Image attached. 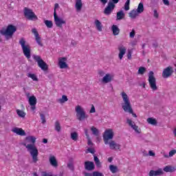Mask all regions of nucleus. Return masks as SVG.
<instances>
[{
  "instance_id": "obj_16",
  "label": "nucleus",
  "mask_w": 176,
  "mask_h": 176,
  "mask_svg": "<svg viewBox=\"0 0 176 176\" xmlns=\"http://www.w3.org/2000/svg\"><path fill=\"white\" fill-rule=\"evenodd\" d=\"M110 149L111 151L116 150L118 151V149H120V144L116 143L115 141L111 140L110 141H108V144Z\"/></svg>"
},
{
  "instance_id": "obj_38",
  "label": "nucleus",
  "mask_w": 176,
  "mask_h": 176,
  "mask_svg": "<svg viewBox=\"0 0 176 176\" xmlns=\"http://www.w3.org/2000/svg\"><path fill=\"white\" fill-rule=\"evenodd\" d=\"M44 23L47 28H52L53 27V22L52 21L45 20Z\"/></svg>"
},
{
  "instance_id": "obj_63",
  "label": "nucleus",
  "mask_w": 176,
  "mask_h": 176,
  "mask_svg": "<svg viewBox=\"0 0 176 176\" xmlns=\"http://www.w3.org/2000/svg\"><path fill=\"white\" fill-rule=\"evenodd\" d=\"M31 106V109L32 110V111H35V105H30Z\"/></svg>"
},
{
  "instance_id": "obj_15",
  "label": "nucleus",
  "mask_w": 176,
  "mask_h": 176,
  "mask_svg": "<svg viewBox=\"0 0 176 176\" xmlns=\"http://www.w3.org/2000/svg\"><path fill=\"white\" fill-rule=\"evenodd\" d=\"M118 50H119L118 58H120V60H123V56L126 54L127 48L124 45H120L118 46Z\"/></svg>"
},
{
  "instance_id": "obj_61",
  "label": "nucleus",
  "mask_w": 176,
  "mask_h": 176,
  "mask_svg": "<svg viewBox=\"0 0 176 176\" xmlns=\"http://www.w3.org/2000/svg\"><path fill=\"white\" fill-rule=\"evenodd\" d=\"M85 135H86L87 138H89V133H88V132H87V129H85Z\"/></svg>"
},
{
  "instance_id": "obj_31",
  "label": "nucleus",
  "mask_w": 176,
  "mask_h": 176,
  "mask_svg": "<svg viewBox=\"0 0 176 176\" xmlns=\"http://www.w3.org/2000/svg\"><path fill=\"white\" fill-rule=\"evenodd\" d=\"M109 170H110L111 173H112V174H115V173H118V166H116L115 165H110Z\"/></svg>"
},
{
  "instance_id": "obj_43",
  "label": "nucleus",
  "mask_w": 176,
  "mask_h": 176,
  "mask_svg": "<svg viewBox=\"0 0 176 176\" xmlns=\"http://www.w3.org/2000/svg\"><path fill=\"white\" fill-rule=\"evenodd\" d=\"M40 118L42 120L43 124H45V123H46V118L45 117V114L40 113Z\"/></svg>"
},
{
  "instance_id": "obj_19",
  "label": "nucleus",
  "mask_w": 176,
  "mask_h": 176,
  "mask_svg": "<svg viewBox=\"0 0 176 176\" xmlns=\"http://www.w3.org/2000/svg\"><path fill=\"white\" fill-rule=\"evenodd\" d=\"M113 74H107L102 79V83H110L113 80Z\"/></svg>"
},
{
  "instance_id": "obj_39",
  "label": "nucleus",
  "mask_w": 176,
  "mask_h": 176,
  "mask_svg": "<svg viewBox=\"0 0 176 176\" xmlns=\"http://www.w3.org/2000/svg\"><path fill=\"white\" fill-rule=\"evenodd\" d=\"M71 138L73 140V141H77L78 140V133L73 132L71 133Z\"/></svg>"
},
{
  "instance_id": "obj_35",
  "label": "nucleus",
  "mask_w": 176,
  "mask_h": 176,
  "mask_svg": "<svg viewBox=\"0 0 176 176\" xmlns=\"http://www.w3.org/2000/svg\"><path fill=\"white\" fill-rule=\"evenodd\" d=\"M91 131H92L93 134L96 135V137H98L100 134V131L97 129V128L92 126L91 128Z\"/></svg>"
},
{
  "instance_id": "obj_1",
  "label": "nucleus",
  "mask_w": 176,
  "mask_h": 176,
  "mask_svg": "<svg viewBox=\"0 0 176 176\" xmlns=\"http://www.w3.org/2000/svg\"><path fill=\"white\" fill-rule=\"evenodd\" d=\"M26 141L28 142H32L30 144H24L26 149H28V152L30 153V156L32 157L33 163H36L38 162V148L35 146V141H36V138L34 136H28L26 138Z\"/></svg>"
},
{
  "instance_id": "obj_58",
  "label": "nucleus",
  "mask_w": 176,
  "mask_h": 176,
  "mask_svg": "<svg viewBox=\"0 0 176 176\" xmlns=\"http://www.w3.org/2000/svg\"><path fill=\"white\" fill-rule=\"evenodd\" d=\"M100 1L102 3V5H105L108 2V0H100Z\"/></svg>"
},
{
  "instance_id": "obj_34",
  "label": "nucleus",
  "mask_w": 176,
  "mask_h": 176,
  "mask_svg": "<svg viewBox=\"0 0 176 176\" xmlns=\"http://www.w3.org/2000/svg\"><path fill=\"white\" fill-rule=\"evenodd\" d=\"M16 114L18 116H19V118H25L26 115L25 112L20 109H16Z\"/></svg>"
},
{
  "instance_id": "obj_23",
  "label": "nucleus",
  "mask_w": 176,
  "mask_h": 176,
  "mask_svg": "<svg viewBox=\"0 0 176 176\" xmlns=\"http://www.w3.org/2000/svg\"><path fill=\"white\" fill-rule=\"evenodd\" d=\"M111 31L113 32V34L116 36L119 35V32H120V29H119V27L116 25H113L111 27Z\"/></svg>"
},
{
  "instance_id": "obj_60",
  "label": "nucleus",
  "mask_w": 176,
  "mask_h": 176,
  "mask_svg": "<svg viewBox=\"0 0 176 176\" xmlns=\"http://www.w3.org/2000/svg\"><path fill=\"white\" fill-rule=\"evenodd\" d=\"M127 58H129V60H131V52L128 53Z\"/></svg>"
},
{
  "instance_id": "obj_54",
  "label": "nucleus",
  "mask_w": 176,
  "mask_h": 176,
  "mask_svg": "<svg viewBox=\"0 0 176 176\" xmlns=\"http://www.w3.org/2000/svg\"><path fill=\"white\" fill-rule=\"evenodd\" d=\"M88 152H89V153H94V149L91 148H89L87 149Z\"/></svg>"
},
{
  "instance_id": "obj_14",
  "label": "nucleus",
  "mask_w": 176,
  "mask_h": 176,
  "mask_svg": "<svg viewBox=\"0 0 176 176\" xmlns=\"http://www.w3.org/2000/svg\"><path fill=\"white\" fill-rule=\"evenodd\" d=\"M115 5L113 3H108L107 6L105 8L104 13L107 16H109L112 12H113V10L115 9Z\"/></svg>"
},
{
  "instance_id": "obj_41",
  "label": "nucleus",
  "mask_w": 176,
  "mask_h": 176,
  "mask_svg": "<svg viewBox=\"0 0 176 176\" xmlns=\"http://www.w3.org/2000/svg\"><path fill=\"white\" fill-rule=\"evenodd\" d=\"M68 100V98L67 97V96L65 95H63L62 96V98L61 99H59V102L61 103V104H63V102H65V101H67Z\"/></svg>"
},
{
  "instance_id": "obj_44",
  "label": "nucleus",
  "mask_w": 176,
  "mask_h": 176,
  "mask_svg": "<svg viewBox=\"0 0 176 176\" xmlns=\"http://www.w3.org/2000/svg\"><path fill=\"white\" fill-rule=\"evenodd\" d=\"M135 36V30L133 29L131 32L129 33V37L133 38Z\"/></svg>"
},
{
  "instance_id": "obj_52",
  "label": "nucleus",
  "mask_w": 176,
  "mask_h": 176,
  "mask_svg": "<svg viewBox=\"0 0 176 176\" xmlns=\"http://www.w3.org/2000/svg\"><path fill=\"white\" fill-rule=\"evenodd\" d=\"M95 112H96V108L94 107V105H92L90 110V113H94Z\"/></svg>"
},
{
  "instance_id": "obj_40",
  "label": "nucleus",
  "mask_w": 176,
  "mask_h": 176,
  "mask_svg": "<svg viewBox=\"0 0 176 176\" xmlns=\"http://www.w3.org/2000/svg\"><path fill=\"white\" fill-rule=\"evenodd\" d=\"M28 78H31V79H32V80H34V81H37L38 80V78L34 74H31V73L28 74Z\"/></svg>"
},
{
  "instance_id": "obj_56",
  "label": "nucleus",
  "mask_w": 176,
  "mask_h": 176,
  "mask_svg": "<svg viewBox=\"0 0 176 176\" xmlns=\"http://www.w3.org/2000/svg\"><path fill=\"white\" fill-rule=\"evenodd\" d=\"M71 45H72V46H76V45H78V43L73 40L71 42Z\"/></svg>"
},
{
  "instance_id": "obj_36",
  "label": "nucleus",
  "mask_w": 176,
  "mask_h": 176,
  "mask_svg": "<svg viewBox=\"0 0 176 176\" xmlns=\"http://www.w3.org/2000/svg\"><path fill=\"white\" fill-rule=\"evenodd\" d=\"M146 72V69L144 67H139V69L138 71V74L139 75H144V74H145V72Z\"/></svg>"
},
{
  "instance_id": "obj_42",
  "label": "nucleus",
  "mask_w": 176,
  "mask_h": 176,
  "mask_svg": "<svg viewBox=\"0 0 176 176\" xmlns=\"http://www.w3.org/2000/svg\"><path fill=\"white\" fill-rule=\"evenodd\" d=\"M125 10H130V0H127L124 5Z\"/></svg>"
},
{
  "instance_id": "obj_32",
  "label": "nucleus",
  "mask_w": 176,
  "mask_h": 176,
  "mask_svg": "<svg viewBox=\"0 0 176 176\" xmlns=\"http://www.w3.org/2000/svg\"><path fill=\"white\" fill-rule=\"evenodd\" d=\"M54 127L56 131H57L58 133H60V131H61V124H60V122L56 121Z\"/></svg>"
},
{
  "instance_id": "obj_48",
  "label": "nucleus",
  "mask_w": 176,
  "mask_h": 176,
  "mask_svg": "<svg viewBox=\"0 0 176 176\" xmlns=\"http://www.w3.org/2000/svg\"><path fill=\"white\" fill-rule=\"evenodd\" d=\"M162 1L165 6H170V1L168 0H162Z\"/></svg>"
},
{
  "instance_id": "obj_59",
  "label": "nucleus",
  "mask_w": 176,
  "mask_h": 176,
  "mask_svg": "<svg viewBox=\"0 0 176 176\" xmlns=\"http://www.w3.org/2000/svg\"><path fill=\"white\" fill-rule=\"evenodd\" d=\"M84 175H85V176H94V175H93V173L91 174V173H84Z\"/></svg>"
},
{
  "instance_id": "obj_57",
  "label": "nucleus",
  "mask_w": 176,
  "mask_h": 176,
  "mask_svg": "<svg viewBox=\"0 0 176 176\" xmlns=\"http://www.w3.org/2000/svg\"><path fill=\"white\" fill-rule=\"evenodd\" d=\"M148 155H149V156H155V153H153V151H149Z\"/></svg>"
},
{
  "instance_id": "obj_4",
  "label": "nucleus",
  "mask_w": 176,
  "mask_h": 176,
  "mask_svg": "<svg viewBox=\"0 0 176 176\" xmlns=\"http://www.w3.org/2000/svg\"><path fill=\"white\" fill-rule=\"evenodd\" d=\"M19 44L21 46L24 56L28 59L31 58V47H30V45L27 44L25 39L23 38H21L19 40Z\"/></svg>"
},
{
  "instance_id": "obj_5",
  "label": "nucleus",
  "mask_w": 176,
  "mask_h": 176,
  "mask_svg": "<svg viewBox=\"0 0 176 176\" xmlns=\"http://www.w3.org/2000/svg\"><path fill=\"white\" fill-rule=\"evenodd\" d=\"M75 111L76 113V116L77 120L80 122H82V120H85L89 118V115L86 114V111H85V109H82L80 105L76 106Z\"/></svg>"
},
{
  "instance_id": "obj_28",
  "label": "nucleus",
  "mask_w": 176,
  "mask_h": 176,
  "mask_svg": "<svg viewBox=\"0 0 176 176\" xmlns=\"http://www.w3.org/2000/svg\"><path fill=\"white\" fill-rule=\"evenodd\" d=\"M147 122L152 126H156V124H157V121L153 118H148L147 119Z\"/></svg>"
},
{
  "instance_id": "obj_25",
  "label": "nucleus",
  "mask_w": 176,
  "mask_h": 176,
  "mask_svg": "<svg viewBox=\"0 0 176 176\" xmlns=\"http://www.w3.org/2000/svg\"><path fill=\"white\" fill-rule=\"evenodd\" d=\"M94 24H95L98 31L101 32V31H102V23H101L98 19H96V20H95Z\"/></svg>"
},
{
  "instance_id": "obj_12",
  "label": "nucleus",
  "mask_w": 176,
  "mask_h": 176,
  "mask_svg": "<svg viewBox=\"0 0 176 176\" xmlns=\"http://www.w3.org/2000/svg\"><path fill=\"white\" fill-rule=\"evenodd\" d=\"M126 123L137 133L138 134H140L141 133V129L138 128V126L135 124V122L134 121L131 120V119L127 118L126 119Z\"/></svg>"
},
{
  "instance_id": "obj_17",
  "label": "nucleus",
  "mask_w": 176,
  "mask_h": 176,
  "mask_svg": "<svg viewBox=\"0 0 176 176\" xmlns=\"http://www.w3.org/2000/svg\"><path fill=\"white\" fill-rule=\"evenodd\" d=\"M32 34H34L36 39V43H38V46H43V44L42 43V41H41V37L39 36V34L38 33V31L36 29L34 28L32 30Z\"/></svg>"
},
{
  "instance_id": "obj_55",
  "label": "nucleus",
  "mask_w": 176,
  "mask_h": 176,
  "mask_svg": "<svg viewBox=\"0 0 176 176\" xmlns=\"http://www.w3.org/2000/svg\"><path fill=\"white\" fill-rule=\"evenodd\" d=\"M88 140V145L91 146L93 145V142H91V140H90V138H87Z\"/></svg>"
},
{
  "instance_id": "obj_53",
  "label": "nucleus",
  "mask_w": 176,
  "mask_h": 176,
  "mask_svg": "<svg viewBox=\"0 0 176 176\" xmlns=\"http://www.w3.org/2000/svg\"><path fill=\"white\" fill-rule=\"evenodd\" d=\"M98 74L100 75V76H104V75H105V72H104V71L102 70H100L98 72Z\"/></svg>"
},
{
  "instance_id": "obj_37",
  "label": "nucleus",
  "mask_w": 176,
  "mask_h": 176,
  "mask_svg": "<svg viewBox=\"0 0 176 176\" xmlns=\"http://www.w3.org/2000/svg\"><path fill=\"white\" fill-rule=\"evenodd\" d=\"M124 17V12L120 11L117 13V20H122Z\"/></svg>"
},
{
  "instance_id": "obj_11",
  "label": "nucleus",
  "mask_w": 176,
  "mask_h": 176,
  "mask_svg": "<svg viewBox=\"0 0 176 176\" xmlns=\"http://www.w3.org/2000/svg\"><path fill=\"white\" fill-rule=\"evenodd\" d=\"M54 22L56 25V27H59V28H61L63 27V24H66L67 22L65 20H64L63 18L58 17L57 16V12H54Z\"/></svg>"
},
{
  "instance_id": "obj_7",
  "label": "nucleus",
  "mask_w": 176,
  "mask_h": 176,
  "mask_svg": "<svg viewBox=\"0 0 176 176\" xmlns=\"http://www.w3.org/2000/svg\"><path fill=\"white\" fill-rule=\"evenodd\" d=\"M148 83L153 91H156V90H157V85H156V78H155L153 72H150L148 73Z\"/></svg>"
},
{
  "instance_id": "obj_22",
  "label": "nucleus",
  "mask_w": 176,
  "mask_h": 176,
  "mask_svg": "<svg viewBox=\"0 0 176 176\" xmlns=\"http://www.w3.org/2000/svg\"><path fill=\"white\" fill-rule=\"evenodd\" d=\"M82 6H83V4L82 3V0L76 1L75 8L77 12H80V10H82Z\"/></svg>"
},
{
  "instance_id": "obj_45",
  "label": "nucleus",
  "mask_w": 176,
  "mask_h": 176,
  "mask_svg": "<svg viewBox=\"0 0 176 176\" xmlns=\"http://www.w3.org/2000/svg\"><path fill=\"white\" fill-rule=\"evenodd\" d=\"M94 176H104V174L102 173L98 172V171H94L93 172Z\"/></svg>"
},
{
  "instance_id": "obj_33",
  "label": "nucleus",
  "mask_w": 176,
  "mask_h": 176,
  "mask_svg": "<svg viewBox=\"0 0 176 176\" xmlns=\"http://www.w3.org/2000/svg\"><path fill=\"white\" fill-rule=\"evenodd\" d=\"M136 10L141 14L144 12V3H140Z\"/></svg>"
},
{
  "instance_id": "obj_18",
  "label": "nucleus",
  "mask_w": 176,
  "mask_h": 176,
  "mask_svg": "<svg viewBox=\"0 0 176 176\" xmlns=\"http://www.w3.org/2000/svg\"><path fill=\"white\" fill-rule=\"evenodd\" d=\"M163 174H164L163 169L159 168L156 170H151L148 173V176H160L163 175Z\"/></svg>"
},
{
  "instance_id": "obj_30",
  "label": "nucleus",
  "mask_w": 176,
  "mask_h": 176,
  "mask_svg": "<svg viewBox=\"0 0 176 176\" xmlns=\"http://www.w3.org/2000/svg\"><path fill=\"white\" fill-rule=\"evenodd\" d=\"M94 160L95 162V164H96V167H98V168H100V167H101V162H100V159H98V157L94 155Z\"/></svg>"
},
{
  "instance_id": "obj_24",
  "label": "nucleus",
  "mask_w": 176,
  "mask_h": 176,
  "mask_svg": "<svg viewBox=\"0 0 176 176\" xmlns=\"http://www.w3.org/2000/svg\"><path fill=\"white\" fill-rule=\"evenodd\" d=\"M162 170L165 173H174V171H175V167L172 166H166Z\"/></svg>"
},
{
  "instance_id": "obj_29",
  "label": "nucleus",
  "mask_w": 176,
  "mask_h": 176,
  "mask_svg": "<svg viewBox=\"0 0 176 176\" xmlns=\"http://www.w3.org/2000/svg\"><path fill=\"white\" fill-rule=\"evenodd\" d=\"M139 14H140L137 10H133L129 13V17H131V19H135V17H137V16Z\"/></svg>"
},
{
  "instance_id": "obj_6",
  "label": "nucleus",
  "mask_w": 176,
  "mask_h": 176,
  "mask_svg": "<svg viewBox=\"0 0 176 176\" xmlns=\"http://www.w3.org/2000/svg\"><path fill=\"white\" fill-rule=\"evenodd\" d=\"M113 129H107L104 131L102 135V138L105 145H108V142L109 141V140H113Z\"/></svg>"
},
{
  "instance_id": "obj_50",
  "label": "nucleus",
  "mask_w": 176,
  "mask_h": 176,
  "mask_svg": "<svg viewBox=\"0 0 176 176\" xmlns=\"http://www.w3.org/2000/svg\"><path fill=\"white\" fill-rule=\"evenodd\" d=\"M109 3H111L113 5H116V3H119V0H111L109 1Z\"/></svg>"
},
{
  "instance_id": "obj_9",
  "label": "nucleus",
  "mask_w": 176,
  "mask_h": 176,
  "mask_svg": "<svg viewBox=\"0 0 176 176\" xmlns=\"http://www.w3.org/2000/svg\"><path fill=\"white\" fill-rule=\"evenodd\" d=\"M24 14L26 19H28V20H32V21L38 20V16L35 15V13L32 11V10L25 8Z\"/></svg>"
},
{
  "instance_id": "obj_47",
  "label": "nucleus",
  "mask_w": 176,
  "mask_h": 176,
  "mask_svg": "<svg viewBox=\"0 0 176 176\" xmlns=\"http://www.w3.org/2000/svg\"><path fill=\"white\" fill-rule=\"evenodd\" d=\"M153 12H154L153 16L155 19H159V13L157 12V10H154Z\"/></svg>"
},
{
  "instance_id": "obj_49",
  "label": "nucleus",
  "mask_w": 176,
  "mask_h": 176,
  "mask_svg": "<svg viewBox=\"0 0 176 176\" xmlns=\"http://www.w3.org/2000/svg\"><path fill=\"white\" fill-rule=\"evenodd\" d=\"M58 8H60V6L58 5V3H55L54 13H55V12L57 13V12L56 10H57V9H58Z\"/></svg>"
},
{
  "instance_id": "obj_8",
  "label": "nucleus",
  "mask_w": 176,
  "mask_h": 176,
  "mask_svg": "<svg viewBox=\"0 0 176 176\" xmlns=\"http://www.w3.org/2000/svg\"><path fill=\"white\" fill-rule=\"evenodd\" d=\"M32 58L37 63L39 68H41L43 71H46V69H47V65L46 63H45V61H43L39 55H33Z\"/></svg>"
},
{
  "instance_id": "obj_21",
  "label": "nucleus",
  "mask_w": 176,
  "mask_h": 176,
  "mask_svg": "<svg viewBox=\"0 0 176 176\" xmlns=\"http://www.w3.org/2000/svg\"><path fill=\"white\" fill-rule=\"evenodd\" d=\"M85 167L88 171H91L94 168V162L89 161L85 162Z\"/></svg>"
},
{
  "instance_id": "obj_13",
  "label": "nucleus",
  "mask_w": 176,
  "mask_h": 176,
  "mask_svg": "<svg viewBox=\"0 0 176 176\" xmlns=\"http://www.w3.org/2000/svg\"><path fill=\"white\" fill-rule=\"evenodd\" d=\"M59 68L60 69H64L65 68H68V65L67 64V58L65 57H60L58 58V63Z\"/></svg>"
},
{
  "instance_id": "obj_2",
  "label": "nucleus",
  "mask_w": 176,
  "mask_h": 176,
  "mask_svg": "<svg viewBox=\"0 0 176 176\" xmlns=\"http://www.w3.org/2000/svg\"><path fill=\"white\" fill-rule=\"evenodd\" d=\"M123 100V103H122V108L124 111V112H128V113H131L133 118H137V114L134 113L133 111V107H131V103L130 102V98L126 92L122 91L120 94Z\"/></svg>"
},
{
  "instance_id": "obj_64",
  "label": "nucleus",
  "mask_w": 176,
  "mask_h": 176,
  "mask_svg": "<svg viewBox=\"0 0 176 176\" xmlns=\"http://www.w3.org/2000/svg\"><path fill=\"white\" fill-rule=\"evenodd\" d=\"M173 134H174L175 137H176V128L173 131Z\"/></svg>"
},
{
  "instance_id": "obj_3",
  "label": "nucleus",
  "mask_w": 176,
  "mask_h": 176,
  "mask_svg": "<svg viewBox=\"0 0 176 176\" xmlns=\"http://www.w3.org/2000/svg\"><path fill=\"white\" fill-rule=\"evenodd\" d=\"M16 31H17L16 26L13 25H8L6 29L2 28L0 30V34L3 35L6 39H10Z\"/></svg>"
},
{
  "instance_id": "obj_46",
  "label": "nucleus",
  "mask_w": 176,
  "mask_h": 176,
  "mask_svg": "<svg viewBox=\"0 0 176 176\" xmlns=\"http://www.w3.org/2000/svg\"><path fill=\"white\" fill-rule=\"evenodd\" d=\"M176 153V150L173 149L169 152V157H173L174 155Z\"/></svg>"
},
{
  "instance_id": "obj_26",
  "label": "nucleus",
  "mask_w": 176,
  "mask_h": 176,
  "mask_svg": "<svg viewBox=\"0 0 176 176\" xmlns=\"http://www.w3.org/2000/svg\"><path fill=\"white\" fill-rule=\"evenodd\" d=\"M50 163L51 166H53V167H57V166H58L57 160H56L55 156H51L50 157Z\"/></svg>"
},
{
  "instance_id": "obj_51",
  "label": "nucleus",
  "mask_w": 176,
  "mask_h": 176,
  "mask_svg": "<svg viewBox=\"0 0 176 176\" xmlns=\"http://www.w3.org/2000/svg\"><path fill=\"white\" fill-rule=\"evenodd\" d=\"M67 167L72 170V171H74V165L72 164H68Z\"/></svg>"
},
{
  "instance_id": "obj_27",
  "label": "nucleus",
  "mask_w": 176,
  "mask_h": 176,
  "mask_svg": "<svg viewBox=\"0 0 176 176\" xmlns=\"http://www.w3.org/2000/svg\"><path fill=\"white\" fill-rule=\"evenodd\" d=\"M30 105H36V98L34 96L29 97Z\"/></svg>"
},
{
  "instance_id": "obj_62",
  "label": "nucleus",
  "mask_w": 176,
  "mask_h": 176,
  "mask_svg": "<svg viewBox=\"0 0 176 176\" xmlns=\"http://www.w3.org/2000/svg\"><path fill=\"white\" fill-rule=\"evenodd\" d=\"M42 176H47L49 175V173H46V172H42Z\"/></svg>"
},
{
  "instance_id": "obj_10",
  "label": "nucleus",
  "mask_w": 176,
  "mask_h": 176,
  "mask_svg": "<svg viewBox=\"0 0 176 176\" xmlns=\"http://www.w3.org/2000/svg\"><path fill=\"white\" fill-rule=\"evenodd\" d=\"M173 74H174V69L173 67L168 66L164 69L162 72V78H164V79H167V78H170Z\"/></svg>"
},
{
  "instance_id": "obj_20",
  "label": "nucleus",
  "mask_w": 176,
  "mask_h": 176,
  "mask_svg": "<svg viewBox=\"0 0 176 176\" xmlns=\"http://www.w3.org/2000/svg\"><path fill=\"white\" fill-rule=\"evenodd\" d=\"M12 133L17 134V135L24 136L25 135V131L21 128L14 127L12 129Z\"/></svg>"
}]
</instances>
